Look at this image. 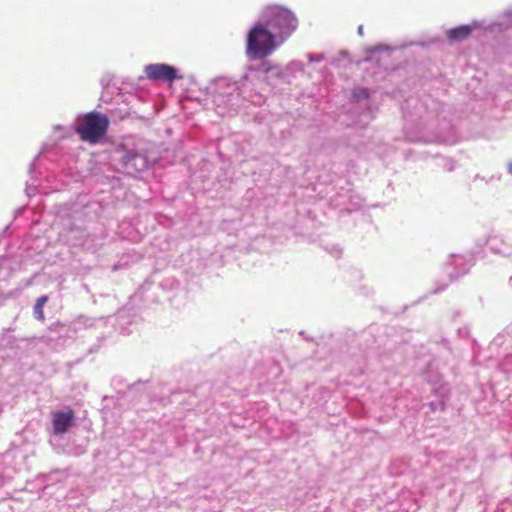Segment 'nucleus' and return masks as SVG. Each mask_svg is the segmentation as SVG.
<instances>
[{
    "label": "nucleus",
    "mask_w": 512,
    "mask_h": 512,
    "mask_svg": "<svg viewBox=\"0 0 512 512\" xmlns=\"http://www.w3.org/2000/svg\"><path fill=\"white\" fill-rule=\"evenodd\" d=\"M262 22L280 41L284 43L297 29L298 20L295 14L280 5L267 6L262 15Z\"/></svg>",
    "instance_id": "nucleus-1"
},
{
    "label": "nucleus",
    "mask_w": 512,
    "mask_h": 512,
    "mask_svg": "<svg viewBox=\"0 0 512 512\" xmlns=\"http://www.w3.org/2000/svg\"><path fill=\"white\" fill-rule=\"evenodd\" d=\"M280 41L262 21L250 28L246 37V54L251 59H263L271 55Z\"/></svg>",
    "instance_id": "nucleus-2"
},
{
    "label": "nucleus",
    "mask_w": 512,
    "mask_h": 512,
    "mask_svg": "<svg viewBox=\"0 0 512 512\" xmlns=\"http://www.w3.org/2000/svg\"><path fill=\"white\" fill-rule=\"evenodd\" d=\"M109 125L108 116L94 110L77 117L74 131L83 142L97 144L107 134Z\"/></svg>",
    "instance_id": "nucleus-3"
},
{
    "label": "nucleus",
    "mask_w": 512,
    "mask_h": 512,
    "mask_svg": "<svg viewBox=\"0 0 512 512\" xmlns=\"http://www.w3.org/2000/svg\"><path fill=\"white\" fill-rule=\"evenodd\" d=\"M146 77L151 80H162L172 83L177 78V71L167 64H150L144 69Z\"/></svg>",
    "instance_id": "nucleus-4"
},
{
    "label": "nucleus",
    "mask_w": 512,
    "mask_h": 512,
    "mask_svg": "<svg viewBox=\"0 0 512 512\" xmlns=\"http://www.w3.org/2000/svg\"><path fill=\"white\" fill-rule=\"evenodd\" d=\"M75 418L74 411L67 408L65 411H56L52 414L53 431L56 435L64 434L68 431Z\"/></svg>",
    "instance_id": "nucleus-5"
},
{
    "label": "nucleus",
    "mask_w": 512,
    "mask_h": 512,
    "mask_svg": "<svg viewBox=\"0 0 512 512\" xmlns=\"http://www.w3.org/2000/svg\"><path fill=\"white\" fill-rule=\"evenodd\" d=\"M473 32L471 25H460L446 31V37L450 42H461L469 38Z\"/></svg>",
    "instance_id": "nucleus-6"
},
{
    "label": "nucleus",
    "mask_w": 512,
    "mask_h": 512,
    "mask_svg": "<svg viewBox=\"0 0 512 512\" xmlns=\"http://www.w3.org/2000/svg\"><path fill=\"white\" fill-rule=\"evenodd\" d=\"M48 301V296L43 295L39 297L34 305L33 313L36 319L43 322L45 320L44 305Z\"/></svg>",
    "instance_id": "nucleus-7"
}]
</instances>
